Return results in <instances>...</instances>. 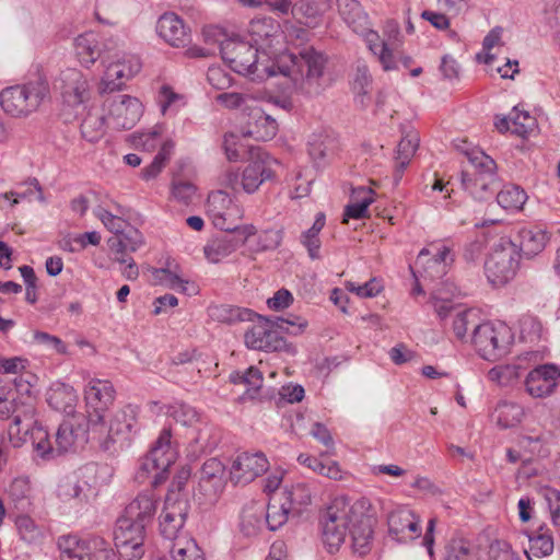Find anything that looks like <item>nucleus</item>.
I'll return each mask as SVG.
<instances>
[{
  "mask_svg": "<svg viewBox=\"0 0 560 560\" xmlns=\"http://www.w3.org/2000/svg\"><path fill=\"white\" fill-rule=\"evenodd\" d=\"M526 200V192L521 187L514 185L504 186L497 194L499 206L510 211L521 210Z\"/></svg>",
  "mask_w": 560,
  "mask_h": 560,
  "instance_id": "44",
  "label": "nucleus"
},
{
  "mask_svg": "<svg viewBox=\"0 0 560 560\" xmlns=\"http://www.w3.org/2000/svg\"><path fill=\"white\" fill-rule=\"evenodd\" d=\"M161 38L174 47H184L189 43V32L184 21L175 13H164L156 24Z\"/></svg>",
  "mask_w": 560,
  "mask_h": 560,
  "instance_id": "27",
  "label": "nucleus"
},
{
  "mask_svg": "<svg viewBox=\"0 0 560 560\" xmlns=\"http://www.w3.org/2000/svg\"><path fill=\"white\" fill-rule=\"evenodd\" d=\"M107 55L102 62L105 67L102 79V92H114L120 90L125 82L130 80L141 69L140 59L132 54L116 51L112 54L113 47H107Z\"/></svg>",
  "mask_w": 560,
  "mask_h": 560,
  "instance_id": "8",
  "label": "nucleus"
},
{
  "mask_svg": "<svg viewBox=\"0 0 560 560\" xmlns=\"http://www.w3.org/2000/svg\"><path fill=\"white\" fill-rule=\"evenodd\" d=\"M32 486L28 478H15L9 487V495L19 510H27L31 508Z\"/></svg>",
  "mask_w": 560,
  "mask_h": 560,
  "instance_id": "47",
  "label": "nucleus"
},
{
  "mask_svg": "<svg viewBox=\"0 0 560 560\" xmlns=\"http://www.w3.org/2000/svg\"><path fill=\"white\" fill-rule=\"evenodd\" d=\"M560 383V369L542 364L532 370L525 378L526 392L534 398L550 396Z\"/></svg>",
  "mask_w": 560,
  "mask_h": 560,
  "instance_id": "19",
  "label": "nucleus"
},
{
  "mask_svg": "<svg viewBox=\"0 0 560 560\" xmlns=\"http://www.w3.org/2000/svg\"><path fill=\"white\" fill-rule=\"evenodd\" d=\"M472 171L462 172V186L474 198L487 200L499 188L494 160L483 151L472 149L466 152Z\"/></svg>",
  "mask_w": 560,
  "mask_h": 560,
  "instance_id": "3",
  "label": "nucleus"
},
{
  "mask_svg": "<svg viewBox=\"0 0 560 560\" xmlns=\"http://www.w3.org/2000/svg\"><path fill=\"white\" fill-rule=\"evenodd\" d=\"M265 508L259 503H250L244 506L241 513V532L245 536L256 535L264 525Z\"/></svg>",
  "mask_w": 560,
  "mask_h": 560,
  "instance_id": "37",
  "label": "nucleus"
},
{
  "mask_svg": "<svg viewBox=\"0 0 560 560\" xmlns=\"http://www.w3.org/2000/svg\"><path fill=\"white\" fill-rule=\"evenodd\" d=\"M207 209L215 228L221 231L241 230L242 226H238L237 222L243 215V210L233 202L225 191L211 192L208 197Z\"/></svg>",
  "mask_w": 560,
  "mask_h": 560,
  "instance_id": "11",
  "label": "nucleus"
},
{
  "mask_svg": "<svg viewBox=\"0 0 560 560\" xmlns=\"http://www.w3.org/2000/svg\"><path fill=\"white\" fill-rule=\"evenodd\" d=\"M430 302L432 303L438 316L441 319H445L447 316H453L458 311L450 301L448 296L441 290H436L432 293Z\"/></svg>",
  "mask_w": 560,
  "mask_h": 560,
  "instance_id": "58",
  "label": "nucleus"
},
{
  "mask_svg": "<svg viewBox=\"0 0 560 560\" xmlns=\"http://www.w3.org/2000/svg\"><path fill=\"white\" fill-rule=\"evenodd\" d=\"M154 280L172 290H178L182 293H195L197 291V287L194 283H190L188 280L184 279L178 272V266L174 268L171 267V264L165 268H159L153 271Z\"/></svg>",
  "mask_w": 560,
  "mask_h": 560,
  "instance_id": "32",
  "label": "nucleus"
},
{
  "mask_svg": "<svg viewBox=\"0 0 560 560\" xmlns=\"http://www.w3.org/2000/svg\"><path fill=\"white\" fill-rule=\"evenodd\" d=\"M187 513L188 501L180 498L179 493H168L160 515L161 535L170 540L177 539V534L185 524Z\"/></svg>",
  "mask_w": 560,
  "mask_h": 560,
  "instance_id": "14",
  "label": "nucleus"
},
{
  "mask_svg": "<svg viewBox=\"0 0 560 560\" xmlns=\"http://www.w3.org/2000/svg\"><path fill=\"white\" fill-rule=\"evenodd\" d=\"M75 51L80 62L85 66L94 63L102 55H107L106 48L115 46L113 43L101 46L98 36L93 32L79 35L74 42Z\"/></svg>",
  "mask_w": 560,
  "mask_h": 560,
  "instance_id": "29",
  "label": "nucleus"
},
{
  "mask_svg": "<svg viewBox=\"0 0 560 560\" xmlns=\"http://www.w3.org/2000/svg\"><path fill=\"white\" fill-rule=\"evenodd\" d=\"M520 244L518 253L527 258L534 257L541 253L546 247L549 236L546 231L538 228L522 229L518 233Z\"/></svg>",
  "mask_w": 560,
  "mask_h": 560,
  "instance_id": "31",
  "label": "nucleus"
},
{
  "mask_svg": "<svg viewBox=\"0 0 560 560\" xmlns=\"http://www.w3.org/2000/svg\"><path fill=\"white\" fill-rule=\"evenodd\" d=\"M159 139L160 132L156 129L147 132L135 133L131 136L132 144L136 148H141L145 151L155 149L159 143Z\"/></svg>",
  "mask_w": 560,
  "mask_h": 560,
  "instance_id": "64",
  "label": "nucleus"
},
{
  "mask_svg": "<svg viewBox=\"0 0 560 560\" xmlns=\"http://www.w3.org/2000/svg\"><path fill=\"white\" fill-rule=\"evenodd\" d=\"M529 550L536 557H547L553 551V538L546 525H540L537 530L527 535Z\"/></svg>",
  "mask_w": 560,
  "mask_h": 560,
  "instance_id": "40",
  "label": "nucleus"
},
{
  "mask_svg": "<svg viewBox=\"0 0 560 560\" xmlns=\"http://www.w3.org/2000/svg\"><path fill=\"white\" fill-rule=\"evenodd\" d=\"M208 315L212 320L232 325L238 322L252 320L254 313L248 308L220 304L209 306Z\"/></svg>",
  "mask_w": 560,
  "mask_h": 560,
  "instance_id": "34",
  "label": "nucleus"
},
{
  "mask_svg": "<svg viewBox=\"0 0 560 560\" xmlns=\"http://www.w3.org/2000/svg\"><path fill=\"white\" fill-rule=\"evenodd\" d=\"M18 533L24 541L32 544L35 541V523L27 514L18 515L15 520Z\"/></svg>",
  "mask_w": 560,
  "mask_h": 560,
  "instance_id": "63",
  "label": "nucleus"
},
{
  "mask_svg": "<svg viewBox=\"0 0 560 560\" xmlns=\"http://www.w3.org/2000/svg\"><path fill=\"white\" fill-rule=\"evenodd\" d=\"M60 560H117L115 551L102 537L82 539L77 535L58 538Z\"/></svg>",
  "mask_w": 560,
  "mask_h": 560,
  "instance_id": "7",
  "label": "nucleus"
},
{
  "mask_svg": "<svg viewBox=\"0 0 560 560\" xmlns=\"http://www.w3.org/2000/svg\"><path fill=\"white\" fill-rule=\"evenodd\" d=\"M225 234L211 238L203 247L208 261L218 264L233 254L250 236L256 234V228L252 224L243 225L241 230L225 231Z\"/></svg>",
  "mask_w": 560,
  "mask_h": 560,
  "instance_id": "12",
  "label": "nucleus"
},
{
  "mask_svg": "<svg viewBox=\"0 0 560 560\" xmlns=\"http://www.w3.org/2000/svg\"><path fill=\"white\" fill-rule=\"evenodd\" d=\"M225 485V466L218 458L207 459L199 471V492L209 503H213L223 492Z\"/></svg>",
  "mask_w": 560,
  "mask_h": 560,
  "instance_id": "18",
  "label": "nucleus"
},
{
  "mask_svg": "<svg viewBox=\"0 0 560 560\" xmlns=\"http://www.w3.org/2000/svg\"><path fill=\"white\" fill-rule=\"evenodd\" d=\"M174 144L165 142L158 154L154 156L150 165L142 170V178L150 180L155 178L164 168L166 162L170 160Z\"/></svg>",
  "mask_w": 560,
  "mask_h": 560,
  "instance_id": "50",
  "label": "nucleus"
},
{
  "mask_svg": "<svg viewBox=\"0 0 560 560\" xmlns=\"http://www.w3.org/2000/svg\"><path fill=\"white\" fill-rule=\"evenodd\" d=\"M485 360H498L509 352L512 335L504 324L490 322L475 326L469 341Z\"/></svg>",
  "mask_w": 560,
  "mask_h": 560,
  "instance_id": "6",
  "label": "nucleus"
},
{
  "mask_svg": "<svg viewBox=\"0 0 560 560\" xmlns=\"http://www.w3.org/2000/svg\"><path fill=\"white\" fill-rule=\"evenodd\" d=\"M35 422H11L8 428L9 440L14 447H20L24 443L30 442L35 448V438L33 428Z\"/></svg>",
  "mask_w": 560,
  "mask_h": 560,
  "instance_id": "49",
  "label": "nucleus"
},
{
  "mask_svg": "<svg viewBox=\"0 0 560 560\" xmlns=\"http://www.w3.org/2000/svg\"><path fill=\"white\" fill-rule=\"evenodd\" d=\"M105 122L106 115L88 112L80 126L82 137L90 142L100 140L104 135Z\"/></svg>",
  "mask_w": 560,
  "mask_h": 560,
  "instance_id": "48",
  "label": "nucleus"
},
{
  "mask_svg": "<svg viewBox=\"0 0 560 560\" xmlns=\"http://www.w3.org/2000/svg\"><path fill=\"white\" fill-rule=\"evenodd\" d=\"M290 508L287 505V502H282L277 504L275 502H270L265 510V523L267 524L270 530H277L288 521V514L290 512Z\"/></svg>",
  "mask_w": 560,
  "mask_h": 560,
  "instance_id": "51",
  "label": "nucleus"
},
{
  "mask_svg": "<svg viewBox=\"0 0 560 560\" xmlns=\"http://www.w3.org/2000/svg\"><path fill=\"white\" fill-rule=\"evenodd\" d=\"M34 88L32 84H18L3 89L0 93L2 109L13 117H24L32 113L30 96Z\"/></svg>",
  "mask_w": 560,
  "mask_h": 560,
  "instance_id": "22",
  "label": "nucleus"
},
{
  "mask_svg": "<svg viewBox=\"0 0 560 560\" xmlns=\"http://www.w3.org/2000/svg\"><path fill=\"white\" fill-rule=\"evenodd\" d=\"M347 289L359 298H374L382 291L383 287L376 278H372L363 284L347 282Z\"/></svg>",
  "mask_w": 560,
  "mask_h": 560,
  "instance_id": "60",
  "label": "nucleus"
},
{
  "mask_svg": "<svg viewBox=\"0 0 560 560\" xmlns=\"http://www.w3.org/2000/svg\"><path fill=\"white\" fill-rule=\"evenodd\" d=\"M59 81L62 117L66 121L79 119L85 113L91 100L89 80L81 71L67 69L61 72Z\"/></svg>",
  "mask_w": 560,
  "mask_h": 560,
  "instance_id": "4",
  "label": "nucleus"
},
{
  "mask_svg": "<svg viewBox=\"0 0 560 560\" xmlns=\"http://www.w3.org/2000/svg\"><path fill=\"white\" fill-rule=\"evenodd\" d=\"M388 533L398 542H407L421 534L420 518L407 506L395 508L387 516Z\"/></svg>",
  "mask_w": 560,
  "mask_h": 560,
  "instance_id": "16",
  "label": "nucleus"
},
{
  "mask_svg": "<svg viewBox=\"0 0 560 560\" xmlns=\"http://www.w3.org/2000/svg\"><path fill=\"white\" fill-rule=\"evenodd\" d=\"M397 47L398 46H392L386 43L377 52L374 54L384 71H393L398 69V61L395 54Z\"/></svg>",
  "mask_w": 560,
  "mask_h": 560,
  "instance_id": "61",
  "label": "nucleus"
},
{
  "mask_svg": "<svg viewBox=\"0 0 560 560\" xmlns=\"http://www.w3.org/2000/svg\"><path fill=\"white\" fill-rule=\"evenodd\" d=\"M116 390L108 380L91 378L84 388V399L90 420H104L115 400Z\"/></svg>",
  "mask_w": 560,
  "mask_h": 560,
  "instance_id": "13",
  "label": "nucleus"
},
{
  "mask_svg": "<svg viewBox=\"0 0 560 560\" xmlns=\"http://www.w3.org/2000/svg\"><path fill=\"white\" fill-rule=\"evenodd\" d=\"M47 404L63 417H74L78 404L75 389L62 382L51 384L46 394Z\"/></svg>",
  "mask_w": 560,
  "mask_h": 560,
  "instance_id": "25",
  "label": "nucleus"
},
{
  "mask_svg": "<svg viewBox=\"0 0 560 560\" xmlns=\"http://www.w3.org/2000/svg\"><path fill=\"white\" fill-rule=\"evenodd\" d=\"M244 339L247 348L253 350L279 351L285 346L284 339L268 324L253 326L246 331Z\"/></svg>",
  "mask_w": 560,
  "mask_h": 560,
  "instance_id": "26",
  "label": "nucleus"
},
{
  "mask_svg": "<svg viewBox=\"0 0 560 560\" xmlns=\"http://www.w3.org/2000/svg\"><path fill=\"white\" fill-rule=\"evenodd\" d=\"M521 337L525 341L534 342L541 338L542 325L534 316H523L520 320Z\"/></svg>",
  "mask_w": 560,
  "mask_h": 560,
  "instance_id": "55",
  "label": "nucleus"
},
{
  "mask_svg": "<svg viewBox=\"0 0 560 560\" xmlns=\"http://www.w3.org/2000/svg\"><path fill=\"white\" fill-rule=\"evenodd\" d=\"M338 10L343 21L353 32H364L368 23V15L361 8L358 0H337Z\"/></svg>",
  "mask_w": 560,
  "mask_h": 560,
  "instance_id": "35",
  "label": "nucleus"
},
{
  "mask_svg": "<svg viewBox=\"0 0 560 560\" xmlns=\"http://www.w3.org/2000/svg\"><path fill=\"white\" fill-rule=\"evenodd\" d=\"M353 202L349 203L345 208L343 223H347L349 219H362L368 214L369 206L374 201L373 190L366 187H359L353 190Z\"/></svg>",
  "mask_w": 560,
  "mask_h": 560,
  "instance_id": "38",
  "label": "nucleus"
},
{
  "mask_svg": "<svg viewBox=\"0 0 560 560\" xmlns=\"http://www.w3.org/2000/svg\"><path fill=\"white\" fill-rule=\"evenodd\" d=\"M332 8V0H302L298 10L306 19V24L316 26Z\"/></svg>",
  "mask_w": 560,
  "mask_h": 560,
  "instance_id": "41",
  "label": "nucleus"
},
{
  "mask_svg": "<svg viewBox=\"0 0 560 560\" xmlns=\"http://www.w3.org/2000/svg\"><path fill=\"white\" fill-rule=\"evenodd\" d=\"M262 374L255 368L250 366L244 372L243 384L247 386L246 395L249 398H254L262 386Z\"/></svg>",
  "mask_w": 560,
  "mask_h": 560,
  "instance_id": "62",
  "label": "nucleus"
},
{
  "mask_svg": "<svg viewBox=\"0 0 560 560\" xmlns=\"http://www.w3.org/2000/svg\"><path fill=\"white\" fill-rule=\"evenodd\" d=\"M284 498L287 505L292 509L294 506H304L311 503L312 493L310 488L303 483L299 482L292 485L291 488L284 490Z\"/></svg>",
  "mask_w": 560,
  "mask_h": 560,
  "instance_id": "52",
  "label": "nucleus"
},
{
  "mask_svg": "<svg viewBox=\"0 0 560 560\" xmlns=\"http://www.w3.org/2000/svg\"><path fill=\"white\" fill-rule=\"evenodd\" d=\"M470 544L462 538L452 539L445 547V560H469Z\"/></svg>",
  "mask_w": 560,
  "mask_h": 560,
  "instance_id": "57",
  "label": "nucleus"
},
{
  "mask_svg": "<svg viewBox=\"0 0 560 560\" xmlns=\"http://www.w3.org/2000/svg\"><path fill=\"white\" fill-rule=\"evenodd\" d=\"M58 497L63 502H72L74 505H84L90 502L93 495L91 485L78 478V476H68L58 485Z\"/></svg>",
  "mask_w": 560,
  "mask_h": 560,
  "instance_id": "28",
  "label": "nucleus"
},
{
  "mask_svg": "<svg viewBox=\"0 0 560 560\" xmlns=\"http://www.w3.org/2000/svg\"><path fill=\"white\" fill-rule=\"evenodd\" d=\"M110 246L116 253H133L143 245V235L137 229L124 230L113 240H110Z\"/></svg>",
  "mask_w": 560,
  "mask_h": 560,
  "instance_id": "43",
  "label": "nucleus"
},
{
  "mask_svg": "<svg viewBox=\"0 0 560 560\" xmlns=\"http://www.w3.org/2000/svg\"><path fill=\"white\" fill-rule=\"evenodd\" d=\"M158 509V499L153 492L139 493L124 510L122 514L148 525Z\"/></svg>",
  "mask_w": 560,
  "mask_h": 560,
  "instance_id": "30",
  "label": "nucleus"
},
{
  "mask_svg": "<svg viewBox=\"0 0 560 560\" xmlns=\"http://www.w3.org/2000/svg\"><path fill=\"white\" fill-rule=\"evenodd\" d=\"M173 560H206L202 550L192 538H179L172 544Z\"/></svg>",
  "mask_w": 560,
  "mask_h": 560,
  "instance_id": "46",
  "label": "nucleus"
},
{
  "mask_svg": "<svg viewBox=\"0 0 560 560\" xmlns=\"http://www.w3.org/2000/svg\"><path fill=\"white\" fill-rule=\"evenodd\" d=\"M401 133L402 136L397 145L395 156L396 166L394 179L396 184L401 179L404 171L410 164L420 143L419 132L412 126H402Z\"/></svg>",
  "mask_w": 560,
  "mask_h": 560,
  "instance_id": "24",
  "label": "nucleus"
},
{
  "mask_svg": "<svg viewBox=\"0 0 560 560\" xmlns=\"http://www.w3.org/2000/svg\"><path fill=\"white\" fill-rule=\"evenodd\" d=\"M511 122L513 125L512 133L523 138L527 137L536 127L535 118L528 112L518 110L517 107L513 109Z\"/></svg>",
  "mask_w": 560,
  "mask_h": 560,
  "instance_id": "53",
  "label": "nucleus"
},
{
  "mask_svg": "<svg viewBox=\"0 0 560 560\" xmlns=\"http://www.w3.org/2000/svg\"><path fill=\"white\" fill-rule=\"evenodd\" d=\"M431 256L430 248H422L415 262L416 272L424 279L435 280L446 275L447 269L444 264L438 262Z\"/></svg>",
  "mask_w": 560,
  "mask_h": 560,
  "instance_id": "39",
  "label": "nucleus"
},
{
  "mask_svg": "<svg viewBox=\"0 0 560 560\" xmlns=\"http://www.w3.org/2000/svg\"><path fill=\"white\" fill-rule=\"evenodd\" d=\"M280 163L266 152H257L256 159L242 173L241 187L247 194H253L267 179L275 176Z\"/></svg>",
  "mask_w": 560,
  "mask_h": 560,
  "instance_id": "17",
  "label": "nucleus"
},
{
  "mask_svg": "<svg viewBox=\"0 0 560 560\" xmlns=\"http://www.w3.org/2000/svg\"><path fill=\"white\" fill-rule=\"evenodd\" d=\"M269 462L262 452H244L236 456L230 468V479L234 485H247L266 472Z\"/></svg>",
  "mask_w": 560,
  "mask_h": 560,
  "instance_id": "15",
  "label": "nucleus"
},
{
  "mask_svg": "<svg viewBox=\"0 0 560 560\" xmlns=\"http://www.w3.org/2000/svg\"><path fill=\"white\" fill-rule=\"evenodd\" d=\"M525 368L521 362H513L503 365H497L489 370L488 377L490 381L502 386L513 384L524 373Z\"/></svg>",
  "mask_w": 560,
  "mask_h": 560,
  "instance_id": "42",
  "label": "nucleus"
},
{
  "mask_svg": "<svg viewBox=\"0 0 560 560\" xmlns=\"http://www.w3.org/2000/svg\"><path fill=\"white\" fill-rule=\"evenodd\" d=\"M145 525L121 514L115 525L114 541L121 557L139 560L144 555Z\"/></svg>",
  "mask_w": 560,
  "mask_h": 560,
  "instance_id": "9",
  "label": "nucleus"
},
{
  "mask_svg": "<svg viewBox=\"0 0 560 560\" xmlns=\"http://www.w3.org/2000/svg\"><path fill=\"white\" fill-rule=\"evenodd\" d=\"M33 375L31 373L20 375L12 381L14 395L16 400H19L22 405L26 404L27 399H31L33 384L31 378Z\"/></svg>",
  "mask_w": 560,
  "mask_h": 560,
  "instance_id": "59",
  "label": "nucleus"
},
{
  "mask_svg": "<svg viewBox=\"0 0 560 560\" xmlns=\"http://www.w3.org/2000/svg\"><path fill=\"white\" fill-rule=\"evenodd\" d=\"M221 57L229 67L253 80L262 81L277 74L292 80L301 90L311 92L324 73L326 58L313 47H305L298 55L283 52L276 61H271L266 52L243 40L224 39L221 43Z\"/></svg>",
  "mask_w": 560,
  "mask_h": 560,
  "instance_id": "1",
  "label": "nucleus"
},
{
  "mask_svg": "<svg viewBox=\"0 0 560 560\" xmlns=\"http://www.w3.org/2000/svg\"><path fill=\"white\" fill-rule=\"evenodd\" d=\"M540 495L546 500L553 525L560 527V491L549 486L539 489Z\"/></svg>",
  "mask_w": 560,
  "mask_h": 560,
  "instance_id": "56",
  "label": "nucleus"
},
{
  "mask_svg": "<svg viewBox=\"0 0 560 560\" xmlns=\"http://www.w3.org/2000/svg\"><path fill=\"white\" fill-rule=\"evenodd\" d=\"M71 424H74V422H60L56 432V448L51 446L47 432H44V436H40L37 442V456L48 462L69 451L75 450V438H70Z\"/></svg>",
  "mask_w": 560,
  "mask_h": 560,
  "instance_id": "23",
  "label": "nucleus"
},
{
  "mask_svg": "<svg viewBox=\"0 0 560 560\" xmlns=\"http://www.w3.org/2000/svg\"><path fill=\"white\" fill-rule=\"evenodd\" d=\"M249 33L255 43L262 48H270L273 42L281 37L279 25L271 19H261L250 22Z\"/></svg>",
  "mask_w": 560,
  "mask_h": 560,
  "instance_id": "33",
  "label": "nucleus"
},
{
  "mask_svg": "<svg viewBox=\"0 0 560 560\" xmlns=\"http://www.w3.org/2000/svg\"><path fill=\"white\" fill-rule=\"evenodd\" d=\"M106 124L116 130L135 127L143 113L141 102L133 96L121 94L108 97L104 103Z\"/></svg>",
  "mask_w": 560,
  "mask_h": 560,
  "instance_id": "10",
  "label": "nucleus"
},
{
  "mask_svg": "<svg viewBox=\"0 0 560 560\" xmlns=\"http://www.w3.org/2000/svg\"><path fill=\"white\" fill-rule=\"evenodd\" d=\"M521 254L517 244L502 238L492 247L485 262V272L493 287H502L513 280L520 268Z\"/></svg>",
  "mask_w": 560,
  "mask_h": 560,
  "instance_id": "5",
  "label": "nucleus"
},
{
  "mask_svg": "<svg viewBox=\"0 0 560 560\" xmlns=\"http://www.w3.org/2000/svg\"><path fill=\"white\" fill-rule=\"evenodd\" d=\"M365 501L351 504L348 499L336 498L320 517L323 541L328 551L334 553L339 549L349 533L353 551L364 556L370 550L373 537V520L364 513Z\"/></svg>",
  "mask_w": 560,
  "mask_h": 560,
  "instance_id": "2",
  "label": "nucleus"
},
{
  "mask_svg": "<svg viewBox=\"0 0 560 560\" xmlns=\"http://www.w3.org/2000/svg\"><path fill=\"white\" fill-rule=\"evenodd\" d=\"M171 430L163 429L148 453L149 460L158 465V475H154L152 487H158L166 480L168 468L176 460V452L171 445Z\"/></svg>",
  "mask_w": 560,
  "mask_h": 560,
  "instance_id": "20",
  "label": "nucleus"
},
{
  "mask_svg": "<svg viewBox=\"0 0 560 560\" xmlns=\"http://www.w3.org/2000/svg\"><path fill=\"white\" fill-rule=\"evenodd\" d=\"M477 325L476 314L471 310H460L454 314L452 330L460 342L467 343L470 341V335L467 334L468 328L474 329Z\"/></svg>",
  "mask_w": 560,
  "mask_h": 560,
  "instance_id": "45",
  "label": "nucleus"
},
{
  "mask_svg": "<svg viewBox=\"0 0 560 560\" xmlns=\"http://www.w3.org/2000/svg\"><path fill=\"white\" fill-rule=\"evenodd\" d=\"M93 433H105L104 439H100V445L103 451L116 453L129 445L131 424L130 422H92Z\"/></svg>",
  "mask_w": 560,
  "mask_h": 560,
  "instance_id": "21",
  "label": "nucleus"
},
{
  "mask_svg": "<svg viewBox=\"0 0 560 560\" xmlns=\"http://www.w3.org/2000/svg\"><path fill=\"white\" fill-rule=\"evenodd\" d=\"M429 248L431 257L438 262L444 264L446 269L454 261V243L450 240L433 242Z\"/></svg>",
  "mask_w": 560,
  "mask_h": 560,
  "instance_id": "54",
  "label": "nucleus"
},
{
  "mask_svg": "<svg viewBox=\"0 0 560 560\" xmlns=\"http://www.w3.org/2000/svg\"><path fill=\"white\" fill-rule=\"evenodd\" d=\"M149 410L151 417L173 418L174 420H177L178 418L194 419L198 416L197 411L192 407L179 401L172 404L151 401L149 404Z\"/></svg>",
  "mask_w": 560,
  "mask_h": 560,
  "instance_id": "36",
  "label": "nucleus"
}]
</instances>
